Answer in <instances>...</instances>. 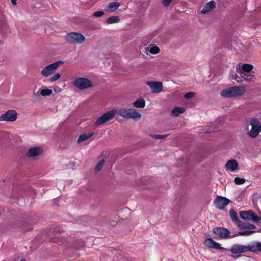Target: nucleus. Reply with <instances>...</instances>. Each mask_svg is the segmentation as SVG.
Listing matches in <instances>:
<instances>
[{"label": "nucleus", "instance_id": "nucleus-20", "mask_svg": "<svg viewBox=\"0 0 261 261\" xmlns=\"http://www.w3.org/2000/svg\"><path fill=\"white\" fill-rule=\"evenodd\" d=\"M220 95L225 98L233 97L232 87L222 90L220 92Z\"/></svg>", "mask_w": 261, "mask_h": 261}, {"label": "nucleus", "instance_id": "nucleus-19", "mask_svg": "<svg viewBox=\"0 0 261 261\" xmlns=\"http://www.w3.org/2000/svg\"><path fill=\"white\" fill-rule=\"evenodd\" d=\"M232 89L233 97L242 96L246 92V89L244 86H233Z\"/></svg>", "mask_w": 261, "mask_h": 261}, {"label": "nucleus", "instance_id": "nucleus-16", "mask_svg": "<svg viewBox=\"0 0 261 261\" xmlns=\"http://www.w3.org/2000/svg\"><path fill=\"white\" fill-rule=\"evenodd\" d=\"M253 69V66L249 64H239L236 66V71L239 74H243L242 72H251Z\"/></svg>", "mask_w": 261, "mask_h": 261}, {"label": "nucleus", "instance_id": "nucleus-32", "mask_svg": "<svg viewBox=\"0 0 261 261\" xmlns=\"http://www.w3.org/2000/svg\"><path fill=\"white\" fill-rule=\"evenodd\" d=\"M105 160L102 159L100 161H99L95 166V170L97 171H100L101 169L102 166H103Z\"/></svg>", "mask_w": 261, "mask_h": 261}, {"label": "nucleus", "instance_id": "nucleus-33", "mask_svg": "<svg viewBox=\"0 0 261 261\" xmlns=\"http://www.w3.org/2000/svg\"><path fill=\"white\" fill-rule=\"evenodd\" d=\"M149 52L152 55H155L160 52V48L157 46H152L150 48Z\"/></svg>", "mask_w": 261, "mask_h": 261}, {"label": "nucleus", "instance_id": "nucleus-10", "mask_svg": "<svg viewBox=\"0 0 261 261\" xmlns=\"http://www.w3.org/2000/svg\"><path fill=\"white\" fill-rule=\"evenodd\" d=\"M146 84L151 89L152 93H159L163 90V86L161 82L150 81L147 82Z\"/></svg>", "mask_w": 261, "mask_h": 261}, {"label": "nucleus", "instance_id": "nucleus-28", "mask_svg": "<svg viewBox=\"0 0 261 261\" xmlns=\"http://www.w3.org/2000/svg\"><path fill=\"white\" fill-rule=\"evenodd\" d=\"M120 21L119 18L117 16H113L109 17L107 20L106 22L108 24L117 23Z\"/></svg>", "mask_w": 261, "mask_h": 261}, {"label": "nucleus", "instance_id": "nucleus-35", "mask_svg": "<svg viewBox=\"0 0 261 261\" xmlns=\"http://www.w3.org/2000/svg\"><path fill=\"white\" fill-rule=\"evenodd\" d=\"M245 179L243 178L236 177L234 179V182L236 185H242L245 183Z\"/></svg>", "mask_w": 261, "mask_h": 261}, {"label": "nucleus", "instance_id": "nucleus-6", "mask_svg": "<svg viewBox=\"0 0 261 261\" xmlns=\"http://www.w3.org/2000/svg\"><path fill=\"white\" fill-rule=\"evenodd\" d=\"M66 41L71 44H82L86 41V38L81 34L70 33L65 37Z\"/></svg>", "mask_w": 261, "mask_h": 261}, {"label": "nucleus", "instance_id": "nucleus-36", "mask_svg": "<svg viewBox=\"0 0 261 261\" xmlns=\"http://www.w3.org/2000/svg\"><path fill=\"white\" fill-rule=\"evenodd\" d=\"M152 138L155 139H163L166 138L168 135H149Z\"/></svg>", "mask_w": 261, "mask_h": 261}, {"label": "nucleus", "instance_id": "nucleus-30", "mask_svg": "<svg viewBox=\"0 0 261 261\" xmlns=\"http://www.w3.org/2000/svg\"><path fill=\"white\" fill-rule=\"evenodd\" d=\"M241 224L242 225H238V226L242 228L254 229L255 227L254 225L249 223H244L243 222L241 221Z\"/></svg>", "mask_w": 261, "mask_h": 261}, {"label": "nucleus", "instance_id": "nucleus-21", "mask_svg": "<svg viewBox=\"0 0 261 261\" xmlns=\"http://www.w3.org/2000/svg\"><path fill=\"white\" fill-rule=\"evenodd\" d=\"M133 106L136 108H144L145 106V100L143 98H139L133 103Z\"/></svg>", "mask_w": 261, "mask_h": 261}, {"label": "nucleus", "instance_id": "nucleus-29", "mask_svg": "<svg viewBox=\"0 0 261 261\" xmlns=\"http://www.w3.org/2000/svg\"><path fill=\"white\" fill-rule=\"evenodd\" d=\"M119 6L120 4L119 3L114 2L109 4L108 8L109 10L111 11H114L115 10L117 9Z\"/></svg>", "mask_w": 261, "mask_h": 261}, {"label": "nucleus", "instance_id": "nucleus-34", "mask_svg": "<svg viewBox=\"0 0 261 261\" xmlns=\"http://www.w3.org/2000/svg\"><path fill=\"white\" fill-rule=\"evenodd\" d=\"M61 75V74L59 73H55L53 76L49 79V81L50 82H55L60 78Z\"/></svg>", "mask_w": 261, "mask_h": 261}, {"label": "nucleus", "instance_id": "nucleus-25", "mask_svg": "<svg viewBox=\"0 0 261 261\" xmlns=\"http://www.w3.org/2000/svg\"><path fill=\"white\" fill-rule=\"evenodd\" d=\"M243 74H239L243 77V82L246 81L248 82L253 81L254 79V75L250 72H242Z\"/></svg>", "mask_w": 261, "mask_h": 261}, {"label": "nucleus", "instance_id": "nucleus-7", "mask_svg": "<svg viewBox=\"0 0 261 261\" xmlns=\"http://www.w3.org/2000/svg\"><path fill=\"white\" fill-rule=\"evenodd\" d=\"M251 243L247 245H243L241 244H234L232 246L230 251L233 254H236L237 257L240 256L241 253H245L247 251L251 252Z\"/></svg>", "mask_w": 261, "mask_h": 261}, {"label": "nucleus", "instance_id": "nucleus-26", "mask_svg": "<svg viewBox=\"0 0 261 261\" xmlns=\"http://www.w3.org/2000/svg\"><path fill=\"white\" fill-rule=\"evenodd\" d=\"M230 77L231 80H235L238 83H242L243 82V77L242 75H239L236 72L233 71L230 72Z\"/></svg>", "mask_w": 261, "mask_h": 261}, {"label": "nucleus", "instance_id": "nucleus-4", "mask_svg": "<svg viewBox=\"0 0 261 261\" xmlns=\"http://www.w3.org/2000/svg\"><path fill=\"white\" fill-rule=\"evenodd\" d=\"M251 129L248 132V135L251 138H256L261 132V124L256 118H253L250 120Z\"/></svg>", "mask_w": 261, "mask_h": 261}, {"label": "nucleus", "instance_id": "nucleus-11", "mask_svg": "<svg viewBox=\"0 0 261 261\" xmlns=\"http://www.w3.org/2000/svg\"><path fill=\"white\" fill-rule=\"evenodd\" d=\"M17 118V112L15 110H9L0 116V121H14Z\"/></svg>", "mask_w": 261, "mask_h": 261}, {"label": "nucleus", "instance_id": "nucleus-9", "mask_svg": "<svg viewBox=\"0 0 261 261\" xmlns=\"http://www.w3.org/2000/svg\"><path fill=\"white\" fill-rule=\"evenodd\" d=\"M43 151V148L41 146L31 147L29 148L25 155L28 158L35 159L41 155Z\"/></svg>", "mask_w": 261, "mask_h": 261}, {"label": "nucleus", "instance_id": "nucleus-18", "mask_svg": "<svg viewBox=\"0 0 261 261\" xmlns=\"http://www.w3.org/2000/svg\"><path fill=\"white\" fill-rule=\"evenodd\" d=\"M216 8V3L214 1H211L205 4L200 12L201 14H207Z\"/></svg>", "mask_w": 261, "mask_h": 261}, {"label": "nucleus", "instance_id": "nucleus-43", "mask_svg": "<svg viewBox=\"0 0 261 261\" xmlns=\"http://www.w3.org/2000/svg\"><path fill=\"white\" fill-rule=\"evenodd\" d=\"M20 261H25V259H21V260H20Z\"/></svg>", "mask_w": 261, "mask_h": 261}, {"label": "nucleus", "instance_id": "nucleus-13", "mask_svg": "<svg viewBox=\"0 0 261 261\" xmlns=\"http://www.w3.org/2000/svg\"><path fill=\"white\" fill-rule=\"evenodd\" d=\"M225 169L226 171L233 172L239 170V164L238 161L235 159L228 160L225 164Z\"/></svg>", "mask_w": 261, "mask_h": 261}, {"label": "nucleus", "instance_id": "nucleus-2", "mask_svg": "<svg viewBox=\"0 0 261 261\" xmlns=\"http://www.w3.org/2000/svg\"><path fill=\"white\" fill-rule=\"evenodd\" d=\"M117 113V110L115 109L105 113L97 118L94 123V126L95 127L100 126L106 123L112 121Z\"/></svg>", "mask_w": 261, "mask_h": 261}, {"label": "nucleus", "instance_id": "nucleus-14", "mask_svg": "<svg viewBox=\"0 0 261 261\" xmlns=\"http://www.w3.org/2000/svg\"><path fill=\"white\" fill-rule=\"evenodd\" d=\"M53 92L51 89H48L45 87H42L39 88L38 91L35 92H34L33 94L35 97H37L40 95L45 97L50 96L53 95Z\"/></svg>", "mask_w": 261, "mask_h": 261}, {"label": "nucleus", "instance_id": "nucleus-3", "mask_svg": "<svg viewBox=\"0 0 261 261\" xmlns=\"http://www.w3.org/2000/svg\"><path fill=\"white\" fill-rule=\"evenodd\" d=\"M63 64L62 61H58L45 66L41 71L40 74L43 77H47L53 74L59 66Z\"/></svg>", "mask_w": 261, "mask_h": 261}, {"label": "nucleus", "instance_id": "nucleus-15", "mask_svg": "<svg viewBox=\"0 0 261 261\" xmlns=\"http://www.w3.org/2000/svg\"><path fill=\"white\" fill-rule=\"evenodd\" d=\"M213 232L215 234L222 239H226L229 237L230 231L226 228L223 227H217L214 229Z\"/></svg>", "mask_w": 261, "mask_h": 261}, {"label": "nucleus", "instance_id": "nucleus-24", "mask_svg": "<svg viewBox=\"0 0 261 261\" xmlns=\"http://www.w3.org/2000/svg\"><path fill=\"white\" fill-rule=\"evenodd\" d=\"M93 133H84L79 136L77 142L80 144L86 140H87L88 139H90L93 135Z\"/></svg>", "mask_w": 261, "mask_h": 261}, {"label": "nucleus", "instance_id": "nucleus-8", "mask_svg": "<svg viewBox=\"0 0 261 261\" xmlns=\"http://www.w3.org/2000/svg\"><path fill=\"white\" fill-rule=\"evenodd\" d=\"M240 216L242 219L247 221L257 222L261 220V216H256L254 212L251 210L241 211L240 212Z\"/></svg>", "mask_w": 261, "mask_h": 261}, {"label": "nucleus", "instance_id": "nucleus-37", "mask_svg": "<svg viewBox=\"0 0 261 261\" xmlns=\"http://www.w3.org/2000/svg\"><path fill=\"white\" fill-rule=\"evenodd\" d=\"M195 92H188V93H186L184 95V97L186 99H190V98H191L193 97L194 96H195Z\"/></svg>", "mask_w": 261, "mask_h": 261}, {"label": "nucleus", "instance_id": "nucleus-39", "mask_svg": "<svg viewBox=\"0 0 261 261\" xmlns=\"http://www.w3.org/2000/svg\"><path fill=\"white\" fill-rule=\"evenodd\" d=\"M171 1L172 0H162V2L164 5L166 7L170 5Z\"/></svg>", "mask_w": 261, "mask_h": 261}, {"label": "nucleus", "instance_id": "nucleus-1", "mask_svg": "<svg viewBox=\"0 0 261 261\" xmlns=\"http://www.w3.org/2000/svg\"><path fill=\"white\" fill-rule=\"evenodd\" d=\"M118 114L125 119L139 120L142 117L141 114L135 109L120 108L117 111Z\"/></svg>", "mask_w": 261, "mask_h": 261}, {"label": "nucleus", "instance_id": "nucleus-44", "mask_svg": "<svg viewBox=\"0 0 261 261\" xmlns=\"http://www.w3.org/2000/svg\"><path fill=\"white\" fill-rule=\"evenodd\" d=\"M260 119L261 120V115H260Z\"/></svg>", "mask_w": 261, "mask_h": 261}, {"label": "nucleus", "instance_id": "nucleus-17", "mask_svg": "<svg viewBox=\"0 0 261 261\" xmlns=\"http://www.w3.org/2000/svg\"><path fill=\"white\" fill-rule=\"evenodd\" d=\"M204 244L205 246L208 248H214L216 249L219 250H223L224 249L223 247L220 246V244L216 243L214 241H213L211 238H207L205 240L204 242Z\"/></svg>", "mask_w": 261, "mask_h": 261}, {"label": "nucleus", "instance_id": "nucleus-40", "mask_svg": "<svg viewBox=\"0 0 261 261\" xmlns=\"http://www.w3.org/2000/svg\"><path fill=\"white\" fill-rule=\"evenodd\" d=\"M54 90L56 93L60 92L61 91V89L59 87L55 88Z\"/></svg>", "mask_w": 261, "mask_h": 261}, {"label": "nucleus", "instance_id": "nucleus-12", "mask_svg": "<svg viewBox=\"0 0 261 261\" xmlns=\"http://www.w3.org/2000/svg\"><path fill=\"white\" fill-rule=\"evenodd\" d=\"M230 202L229 199L222 196H218L215 200L214 203L217 208L223 210Z\"/></svg>", "mask_w": 261, "mask_h": 261}, {"label": "nucleus", "instance_id": "nucleus-31", "mask_svg": "<svg viewBox=\"0 0 261 261\" xmlns=\"http://www.w3.org/2000/svg\"><path fill=\"white\" fill-rule=\"evenodd\" d=\"M254 232V231H251V230H245V231H240L237 234H235V235L233 236L232 237H230V238L238 236H249Z\"/></svg>", "mask_w": 261, "mask_h": 261}, {"label": "nucleus", "instance_id": "nucleus-38", "mask_svg": "<svg viewBox=\"0 0 261 261\" xmlns=\"http://www.w3.org/2000/svg\"><path fill=\"white\" fill-rule=\"evenodd\" d=\"M103 14H104V12L103 11H98L94 12L93 14V16L95 17H100L101 16H102L103 15Z\"/></svg>", "mask_w": 261, "mask_h": 261}, {"label": "nucleus", "instance_id": "nucleus-23", "mask_svg": "<svg viewBox=\"0 0 261 261\" xmlns=\"http://www.w3.org/2000/svg\"><path fill=\"white\" fill-rule=\"evenodd\" d=\"M251 252H261V242L255 241L251 243Z\"/></svg>", "mask_w": 261, "mask_h": 261}, {"label": "nucleus", "instance_id": "nucleus-27", "mask_svg": "<svg viewBox=\"0 0 261 261\" xmlns=\"http://www.w3.org/2000/svg\"><path fill=\"white\" fill-rule=\"evenodd\" d=\"M185 111L184 108L175 107L171 111V115L174 117L178 116L179 114L183 113Z\"/></svg>", "mask_w": 261, "mask_h": 261}, {"label": "nucleus", "instance_id": "nucleus-42", "mask_svg": "<svg viewBox=\"0 0 261 261\" xmlns=\"http://www.w3.org/2000/svg\"><path fill=\"white\" fill-rule=\"evenodd\" d=\"M116 224V222L114 221L112 222V225H115Z\"/></svg>", "mask_w": 261, "mask_h": 261}, {"label": "nucleus", "instance_id": "nucleus-41", "mask_svg": "<svg viewBox=\"0 0 261 261\" xmlns=\"http://www.w3.org/2000/svg\"><path fill=\"white\" fill-rule=\"evenodd\" d=\"M16 1L17 0H11V3L14 6H15L17 5Z\"/></svg>", "mask_w": 261, "mask_h": 261}, {"label": "nucleus", "instance_id": "nucleus-5", "mask_svg": "<svg viewBox=\"0 0 261 261\" xmlns=\"http://www.w3.org/2000/svg\"><path fill=\"white\" fill-rule=\"evenodd\" d=\"M73 85L80 90H84L92 86L91 82L87 78L75 77L72 82Z\"/></svg>", "mask_w": 261, "mask_h": 261}, {"label": "nucleus", "instance_id": "nucleus-22", "mask_svg": "<svg viewBox=\"0 0 261 261\" xmlns=\"http://www.w3.org/2000/svg\"><path fill=\"white\" fill-rule=\"evenodd\" d=\"M229 215L232 221L234 222L238 226L242 225L241 224V221L238 219L237 213L233 209H231L229 211Z\"/></svg>", "mask_w": 261, "mask_h": 261}]
</instances>
